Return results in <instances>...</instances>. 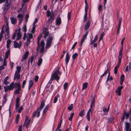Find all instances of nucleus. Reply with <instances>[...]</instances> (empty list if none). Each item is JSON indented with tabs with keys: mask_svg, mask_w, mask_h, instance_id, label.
Segmentation results:
<instances>
[{
	"mask_svg": "<svg viewBox=\"0 0 131 131\" xmlns=\"http://www.w3.org/2000/svg\"><path fill=\"white\" fill-rule=\"evenodd\" d=\"M97 35H96L94 39L91 41L90 43L92 45L94 44L95 42H96L97 39Z\"/></svg>",
	"mask_w": 131,
	"mask_h": 131,
	"instance_id": "nucleus-21",
	"label": "nucleus"
},
{
	"mask_svg": "<svg viewBox=\"0 0 131 131\" xmlns=\"http://www.w3.org/2000/svg\"><path fill=\"white\" fill-rule=\"evenodd\" d=\"M14 86L10 85V84L9 85L7 86L6 88L5 86L4 87V89H5V92H7L8 90H12L14 88Z\"/></svg>",
	"mask_w": 131,
	"mask_h": 131,
	"instance_id": "nucleus-7",
	"label": "nucleus"
},
{
	"mask_svg": "<svg viewBox=\"0 0 131 131\" xmlns=\"http://www.w3.org/2000/svg\"><path fill=\"white\" fill-rule=\"evenodd\" d=\"M107 73V71H106L104 73L102 74L101 76L100 77V78L101 79V78H102V77L105 75Z\"/></svg>",
	"mask_w": 131,
	"mask_h": 131,
	"instance_id": "nucleus-59",
	"label": "nucleus"
},
{
	"mask_svg": "<svg viewBox=\"0 0 131 131\" xmlns=\"http://www.w3.org/2000/svg\"><path fill=\"white\" fill-rule=\"evenodd\" d=\"M22 124L18 128V131H22Z\"/></svg>",
	"mask_w": 131,
	"mask_h": 131,
	"instance_id": "nucleus-64",
	"label": "nucleus"
},
{
	"mask_svg": "<svg viewBox=\"0 0 131 131\" xmlns=\"http://www.w3.org/2000/svg\"><path fill=\"white\" fill-rule=\"evenodd\" d=\"M47 30V28L46 27H45L43 30L42 33V34L46 33L47 32H46Z\"/></svg>",
	"mask_w": 131,
	"mask_h": 131,
	"instance_id": "nucleus-53",
	"label": "nucleus"
},
{
	"mask_svg": "<svg viewBox=\"0 0 131 131\" xmlns=\"http://www.w3.org/2000/svg\"><path fill=\"white\" fill-rule=\"evenodd\" d=\"M20 78V75L19 73L17 72V71H15L14 74V79L15 80L16 79L17 80H19Z\"/></svg>",
	"mask_w": 131,
	"mask_h": 131,
	"instance_id": "nucleus-10",
	"label": "nucleus"
},
{
	"mask_svg": "<svg viewBox=\"0 0 131 131\" xmlns=\"http://www.w3.org/2000/svg\"><path fill=\"white\" fill-rule=\"evenodd\" d=\"M29 53L28 51H27L25 52L24 55L22 57L21 60L22 61H23L25 59L27 58Z\"/></svg>",
	"mask_w": 131,
	"mask_h": 131,
	"instance_id": "nucleus-11",
	"label": "nucleus"
},
{
	"mask_svg": "<svg viewBox=\"0 0 131 131\" xmlns=\"http://www.w3.org/2000/svg\"><path fill=\"white\" fill-rule=\"evenodd\" d=\"M113 119L114 118L113 117L109 118L108 120V121L107 122V123L108 124L111 123L113 120Z\"/></svg>",
	"mask_w": 131,
	"mask_h": 131,
	"instance_id": "nucleus-41",
	"label": "nucleus"
},
{
	"mask_svg": "<svg viewBox=\"0 0 131 131\" xmlns=\"http://www.w3.org/2000/svg\"><path fill=\"white\" fill-rule=\"evenodd\" d=\"M91 24V21L90 20H89L86 23L84 27L85 30H88Z\"/></svg>",
	"mask_w": 131,
	"mask_h": 131,
	"instance_id": "nucleus-13",
	"label": "nucleus"
},
{
	"mask_svg": "<svg viewBox=\"0 0 131 131\" xmlns=\"http://www.w3.org/2000/svg\"><path fill=\"white\" fill-rule=\"evenodd\" d=\"M85 110H83L82 111H81L79 113V115L81 117H82L83 116L85 115Z\"/></svg>",
	"mask_w": 131,
	"mask_h": 131,
	"instance_id": "nucleus-23",
	"label": "nucleus"
},
{
	"mask_svg": "<svg viewBox=\"0 0 131 131\" xmlns=\"http://www.w3.org/2000/svg\"><path fill=\"white\" fill-rule=\"evenodd\" d=\"M85 9H88V4L86 0H85Z\"/></svg>",
	"mask_w": 131,
	"mask_h": 131,
	"instance_id": "nucleus-54",
	"label": "nucleus"
},
{
	"mask_svg": "<svg viewBox=\"0 0 131 131\" xmlns=\"http://www.w3.org/2000/svg\"><path fill=\"white\" fill-rule=\"evenodd\" d=\"M73 106V104H71L70 105H69L68 108V110H69L70 111H71L72 109Z\"/></svg>",
	"mask_w": 131,
	"mask_h": 131,
	"instance_id": "nucleus-40",
	"label": "nucleus"
},
{
	"mask_svg": "<svg viewBox=\"0 0 131 131\" xmlns=\"http://www.w3.org/2000/svg\"><path fill=\"white\" fill-rule=\"evenodd\" d=\"M19 118V114H18L17 115L16 117V123L17 124L18 123V121Z\"/></svg>",
	"mask_w": 131,
	"mask_h": 131,
	"instance_id": "nucleus-32",
	"label": "nucleus"
},
{
	"mask_svg": "<svg viewBox=\"0 0 131 131\" xmlns=\"http://www.w3.org/2000/svg\"><path fill=\"white\" fill-rule=\"evenodd\" d=\"M39 79V77L38 75H36L35 78V80L36 82H37L38 79Z\"/></svg>",
	"mask_w": 131,
	"mask_h": 131,
	"instance_id": "nucleus-63",
	"label": "nucleus"
},
{
	"mask_svg": "<svg viewBox=\"0 0 131 131\" xmlns=\"http://www.w3.org/2000/svg\"><path fill=\"white\" fill-rule=\"evenodd\" d=\"M40 46L41 47H44L45 45L44 41L43 40H42L40 42Z\"/></svg>",
	"mask_w": 131,
	"mask_h": 131,
	"instance_id": "nucleus-31",
	"label": "nucleus"
},
{
	"mask_svg": "<svg viewBox=\"0 0 131 131\" xmlns=\"http://www.w3.org/2000/svg\"><path fill=\"white\" fill-rule=\"evenodd\" d=\"M29 17V15L28 14L26 15L25 16V20L26 22H27L28 21V19Z\"/></svg>",
	"mask_w": 131,
	"mask_h": 131,
	"instance_id": "nucleus-55",
	"label": "nucleus"
},
{
	"mask_svg": "<svg viewBox=\"0 0 131 131\" xmlns=\"http://www.w3.org/2000/svg\"><path fill=\"white\" fill-rule=\"evenodd\" d=\"M95 101V96H94L93 98L92 99L91 101V104L94 105Z\"/></svg>",
	"mask_w": 131,
	"mask_h": 131,
	"instance_id": "nucleus-39",
	"label": "nucleus"
},
{
	"mask_svg": "<svg viewBox=\"0 0 131 131\" xmlns=\"http://www.w3.org/2000/svg\"><path fill=\"white\" fill-rule=\"evenodd\" d=\"M107 73V71H106L104 73L102 74L101 76L100 77V78L101 79V78H102V77L105 75Z\"/></svg>",
	"mask_w": 131,
	"mask_h": 131,
	"instance_id": "nucleus-60",
	"label": "nucleus"
},
{
	"mask_svg": "<svg viewBox=\"0 0 131 131\" xmlns=\"http://www.w3.org/2000/svg\"><path fill=\"white\" fill-rule=\"evenodd\" d=\"M13 42L14 43V46L15 48H16L18 47H19V44L16 41H14Z\"/></svg>",
	"mask_w": 131,
	"mask_h": 131,
	"instance_id": "nucleus-26",
	"label": "nucleus"
},
{
	"mask_svg": "<svg viewBox=\"0 0 131 131\" xmlns=\"http://www.w3.org/2000/svg\"><path fill=\"white\" fill-rule=\"evenodd\" d=\"M53 39V36H49L47 38L46 46V49H48L49 48L51 44Z\"/></svg>",
	"mask_w": 131,
	"mask_h": 131,
	"instance_id": "nucleus-5",
	"label": "nucleus"
},
{
	"mask_svg": "<svg viewBox=\"0 0 131 131\" xmlns=\"http://www.w3.org/2000/svg\"><path fill=\"white\" fill-rule=\"evenodd\" d=\"M5 37L6 39L8 38L9 37V29L7 28L6 29L5 32Z\"/></svg>",
	"mask_w": 131,
	"mask_h": 131,
	"instance_id": "nucleus-14",
	"label": "nucleus"
},
{
	"mask_svg": "<svg viewBox=\"0 0 131 131\" xmlns=\"http://www.w3.org/2000/svg\"><path fill=\"white\" fill-rule=\"evenodd\" d=\"M129 115H130L129 112L128 113H127L125 115H123L121 119V121L122 122L124 121V119L125 117H126L125 118V119H128L129 117Z\"/></svg>",
	"mask_w": 131,
	"mask_h": 131,
	"instance_id": "nucleus-8",
	"label": "nucleus"
},
{
	"mask_svg": "<svg viewBox=\"0 0 131 131\" xmlns=\"http://www.w3.org/2000/svg\"><path fill=\"white\" fill-rule=\"evenodd\" d=\"M17 37L16 39V40L18 41L20 39L21 37V34H19V33H17Z\"/></svg>",
	"mask_w": 131,
	"mask_h": 131,
	"instance_id": "nucleus-24",
	"label": "nucleus"
},
{
	"mask_svg": "<svg viewBox=\"0 0 131 131\" xmlns=\"http://www.w3.org/2000/svg\"><path fill=\"white\" fill-rule=\"evenodd\" d=\"M71 12H70L68 13V20H69L71 17Z\"/></svg>",
	"mask_w": 131,
	"mask_h": 131,
	"instance_id": "nucleus-46",
	"label": "nucleus"
},
{
	"mask_svg": "<svg viewBox=\"0 0 131 131\" xmlns=\"http://www.w3.org/2000/svg\"><path fill=\"white\" fill-rule=\"evenodd\" d=\"M10 53V50H8L5 53V57L4 58H5L6 59H7L8 57V56L9 55V54Z\"/></svg>",
	"mask_w": 131,
	"mask_h": 131,
	"instance_id": "nucleus-22",
	"label": "nucleus"
},
{
	"mask_svg": "<svg viewBox=\"0 0 131 131\" xmlns=\"http://www.w3.org/2000/svg\"><path fill=\"white\" fill-rule=\"evenodd\" d=\"M102 7V6L101 5H100L98 6V9L99 10L100 12L101 11Z\"/></svg>",
	"mask_w": 131,
	"mask_h": 131,
	"instance_id": "nucleus-51",
	"label": "nucleus"
},
{
	"mask_svg": "<svg viewBox=\"0 0 131 131\" xmlns=\"http://www.w3.org/2000/svg\"><path fill=\"white\" fill-rule=\"evenodd\" d=\"M85 14L84 17L83 22H85L87 20L88 9H85Z\"/></svg>",
	"mask_w": 131,
	"mask_h": 131,
	"instance_id": "nucleus-18",
	"label": "nucleus"
},
{
	"mask_svg": "<svg viewBox=\"0 0 131 131\" xmlns=\"http://www.w3.org/2000/svg\"><path fill=\"white\" fill-rule=\"evenodd\" d=\"M130 124L129 123L125 122V127L124 128L125 131H128V129L130 128Z\"/></svg>",
	"mask_w": 131,
	"mask_h": 131,
	"instance_id": "nucleus-16",
	"label": "nucleus"
},
{
	"mask_svg": "<svg viewBox=\"0 0 131 131\" xmlns=\"http://www.w3.org/2000/svg\"><path fill=\"white\" fill-rule=\"evenodd\" d=\"M125 76L124 74H122L121 75L120 78V80L124 81Z\"/></svg>",
	"mask_w": 131,
	"mask_h": 131,
	"instance_id": "nucleus-45",
	"label": "nucleus"
},
{
	"mask_svg": "<svg viewBox=\"0 0 131 131\" xmlns=\"http://www.w3.org/2000/svg\"><path fill=\"white\" fill-rule=\"evenodd\" d=\"M10 20L11 23L13 25H15L17 23V20L16 18H15L14 17H11Z\"/></svg>",
	"mask_w": 131,
	"mask_h": 131,
	"instance_id": "nucleus-15",
	"label": "nucleus"
},
{
	"mask_svg": "<svg viewBox=\"0 0 131 131\" xmlns=\"http://www.w3.org/2000/svg\"><path fill=\"white\" fill-rule=\"evenodd\" d=\"M21 90V88H18L17 89L15 90L14 93L16 94H20V91Z\"/></svg>",
	"mask_w": 131,
	"mask_h": 131,
	"instance_id": "nucleus-28",
	"label": "nucleus"
},
{
	"mask_svg": "<svg viewBox=\"0 0 131 131\" xmlns=\"http://www.w3.org/2000/svg\"><path fill=\"white\" fill-rule=\"evenodd\" d=\"M46 15L48 17L50 16V17L48 18V21L47 23L49 24L51 23L54 20V13L52 12H50L49 10H48L47 11Z\"/></svg>",
	"mask_w": 131,
	"mask_h": 131,
	"instance_id": "nucleus-2",
	"label": "nucleus"
},
{
	"mask_svg": "<svg viewBox=\"0 0 131 131\" xmlns=\"http://www.w3.org/2000/svg\"><path fill=\"white\" fill-rule=\"evenodd\" d=\"M62 119H61L60 120V122L59 123V124L58 125L57 127V130H58V129H59L60 128V127H61V124L62 123Z\"/></svg>",
	"mask_w": 131,
	"mask_h": 131,
	"instance_id": "nucleus-29",
	"label": "nucleus"
},
{
	"mask_svg": "<svg viewBox=\"0 0 131 131\" xmlns=\"http://www.w3.org/2000/svg\"><path fill=\"white\" fill-rule=\"evenodd\" d=\"M6 59L5 58H4V62L3 65L4 66H5L6 65Z\"/></svg>",
	"mask_w": 131,
	"mask_h": 131,
	"instance_id": "nucleus-61",
	"label": "nucleus"
},
{
	"mask_svg": "<svg viewBox=\"0 0 131 131\" xmlns=\"http://www.w3.org/2000/svg\"><path fill=\"white\" fill-rule=\"evenodd\" d=\"M107 73V71H106L104 73L102 74L101 76L100 77V78L101 79V78H102V77L105 75Z\"/></svg>",
	"mask_w": 131,
	"mask_h": 131,
	"instance_id": "nucleus-56",
	"label": "nucleus"
},
{
	"mask_svg": "<svg viewBox=\"0 0 131 131\" xmlns=\"http://www.w3.org/2000/svg\"><path fill=\"white\" fill-rule=\"evenodd\" d=\"M89 31H87L86 33L85 34V35L83 36V38H85V39H86V37L87 36V35L88 34Z\"/></svg>",
	"mask_w": 131,
	"mask_h": 131,
	"instance_id": "nucleus-62",
	"label": "nucleus"
},
{
	"mask_svg": "<svg viewBox=\"0 0 131 131\" xmlns=\"http://www.w3.org/2000/svg\"><path fill=\"white\" fill-rule=\"evenodd\" d=\"M78 56V54L77 53H75L73 55L72 58L73 60H75Z\"/></svg>",
	"mask_w": 131,
	"mask_h": 131,
	"instance_id": "nucleus-36",
	"label": "nucleus"
},
{
	"mask_svg": "<svg viewBox=\"0 0 131 131\" xmlns=\"http://www.w3.org/2000/svg\"><path fill=\"white\" fill-rule=\"evenodd\" d=\"M49 106L48 105H47L46 106L43 111V114H44L48 110Z\"/></svg>",
	"mask_w": 131,
	"mask_h": 131,
	"instance_id": "nucleus-25",
	"label": "nucleus"
},
{
	"mask_svg": "<svg viewBox=\"0 0 131 131\" xmlns=\"http://www.w3.org/2000/svg\"><path fill=\"white\" fill-rule=\"evenodd\" d=\"M123 88V86H121L120 87L118 86L117 89L116 90L115 92L117 94V95L120 96L121 95V91Z\"/></svg>",
	"mask_w": 131,
	"mask_h": 131,
	"instance_id": "nucleus-6",
	"label": "nucleus"
},
{
	"mask_svg": "<svg viewBox=\"0 0 131 131\" xmlns=\"http://www.w3.org/2000/svg\"><path fill=\"white\" fill-rule=\"evenodd\" d=\"M74 115V113H72L71 114L69 118V119L70 121H72V119Z\"/></svg>",
	"mask_w": 131,
	"mask_h": 131,
	"instance_id": "nucleus-34",
	"label": "nucleus"
},
{
	"mask_svg": "<svg viewBox=\"0 0 131 131\" xmlns=\"http://www.w3.org/2000/svg\"><path fill=\"white\" fill-rule=\"evenodd\" d=\"M45 105V102L44 101H42L41 104L40 105L39 107L37 109V111L34 112L31 117L32 119H33L34 117L36 116L37 113V117H38L40 115V111L43 107Z\"/></svg>",
	"mask_w": 131,
	"mask_h": 131,
	"instance_id": "nucleus-1",
	"label": "nucleus"
},
{
	"mask_svg": "<svg viewBox=\"0 0 131 131\" xmlns=\"http://www.w3.org/2000/svg\"><path fill=\"white\" fill-rule=\"evenodd\" d=\"M70 57L69 53H67L66 55V57L65 59V61L66 64H67L68 63L69 61V60Z\"/></svg>",
	"mask_w": 131,
	"mask_h": 131,
	"instance_id": "nucleus-17",
	"label": "nucleus"
},
{
	"mask_svg": "<svg viewBox=\"0 0 131 131\" xmlns=\"http://www.w3.org/2000/svg\"><path fill=\"white\" fill-rule=\"evenodd\" d=\"M68 83L67 82H65L63 85V89L64 90H66L67 88Z\"/></svg>",
	"mask_w": 131,
	"mask_h": 131,
	"instance_id": "nucleus-38",
	"label": "nucleus"
},
{
	"mask_svg": "<svg viewBox=\"0 0 131 131\" xmlns=\"http://www.w3.org/2000/svg\"><path fill=\"white\" fill-rule=\"evenodd\" d=\"M14 88L16 89L17 88H21V86L20 84L19 81L18 83L16 82L15 83L14 85Z\"/></svg>",
	"mask_w": 131,
	"mask_h": 131,
	"instance_id": "nucleus-19",
	"label": "nucleus"
},
{
	"mask_svg": "<svg viewBox=\"0 0 131 131\" xmlns=\"http://www.w3.org/2000/svg\"><path fill=\"white\" fill-rule=\"evenodd\" d=\"M88 86V83L87 82L84 83L83 84V87L82 90H83L87 88Z\"/></svg>",
	"mask_w": 131,
	"mask_h": 131,
	"instance_id": "nucleus-30",
	"label": "nucleus"
},
{
	"mask_svg": "<svg viewBox=\"0 0 131 131\" xmlns=\"http://www.w3.org/2000/svg\"><path fill=\"white\" fill-rule=\"evenodd\" d=\"M49 31H48L46 33L43 34H44V38L45 39L48 36L49 34Z\"/></svg>",
	"mask_w": 131,
	"mask_h": 131,
	"instance_id": "nucleus-44",
	"label": "nucleus"
},
{
	"mask_svg": "<svg viewBox=\"0 0 131 131\" xmlns=\"http://www.w3.org/2000/svg\"><path fill=\"white\" fill-rule=\"evenodd\" d=\"M122 54H120V53H119L118 56V61L121 62V59L122 57Z\"/></svg>",
	"mask_w": 131,
	"mask_h": 131,
	"instance_id": "nucleus-42",
	"label": "nucleus"
},
{
	"mask_svg": "<svg viewBox=\"0 0 131 131\" xmlns=\"http://www.w3.org/2000/svg\"><path fill=\"white\" fill-rule=\"evenodd\" d=\"M103 111L105 113H107L109 111L108 110L107 108H106L104 107L103 108Z\"/></svg>",
	"mask_w": 131,
	"mask_h": 131,
	"instance_id": "nucleus-43",
	"label": "nucleus"
},
{
	"mask_svg": "<svg viewBox=\"0 0 131 131\" xmlns=\"http://www.w3.org/2000/svg\"><path fill=\"white\" fill-rule=\"evenodd\" d=\"M23 29L24 31L26 32L27 31V28H26V24H25L23 26Z\"/></svg>",
	"mask_w": 131,
	"mask_h": 131,
	"instance_id": "nucleus-49",
	"label": "nucleus"
},
{
	"mask_svg": "<svg viewBox=\"0 0 131 131\" xmlns=\"http://www.w3.org/2000/svg\"><path fill=\"white\" fill-rule=\"evenodd\" d=\"M19 97H18L16 98V106H15V109L16 110H17L19 106Z\"/></svg>",
	"mask_w": 131,
	"mask_h": 131,
	"instance_id": "nucleus-12",
	"label": "nucleus"
},
{
	"mask_svg": "<svg viewBox=\"0 0 131 131\" xmlns=\"http://www.w3.org/2000/svg\"><path fill=\"white\" fill-rule=\"evenodd\" d=\"M26 80H25L23 81V83H22V87L23 88H24V86L25 84H26Z\"/></svg>",
	"mask_w": 131,
	"mask_h": 131,
	"instance_id": "nucleus-52",
	"label": "nucleus"
},
{
	"mask_svg": "<svg viewBox=\"0 0 131 131\" xmlns=\"http://www.w3.org/2000/svg\"><path fill=\"white\" fill-rule=\"evenodd\" d=\"M34 57L33 56H32L30 58H29V61L31 63H32L33 60L34 58Z\"/></svg>",
	"mask_w": 131,
	"mask_h": 131,
	"instance_id": "nucleus-47",
	"label": "nucleus"
},
{
	"mask_svg": "<svg viewBox=\"0 0 131 131\" xmlns=\"http://www.w3.org/2000/svg\"><path fill=\"white\" fill-rule=\"evenodd\" d=\"M33 84V82L32 80H30L29 82V85L28 87V90L29 91L31 88Z\"/></svg>",
	"mask_w": 131,
	"mask_h": 131,
	"instance_id": "nucleus-20",
	"label": "nucleus"
},
{
	"mask_svg": "<svg viewBox=\"0 0 131 131\" xmlns=\"http://www.w3.org/2000/svg\"><path fill=\"white\" fill-rule=\"evenodd\" d=\"M16 69L17 70L16 71H17V72L18 73H19L21 69V66L17 67H16Z\"/></svg>",
	"mask_w": 131,
	"mask_h": 131,
	"instance_id": "nucleus-33",
	"label": "nucleus"
},
{
	"mask_svg": "<svg viewBox=\"0 0 131 131\" xmlns=\"http://www.w3.org/2000/svg\"><path fill=\"white\" fill-rule=\"evenodd\" d=\"M107 73V71H106L104 73L102 74L101 76L100 77V78L101 79V78H102V77L105 75Z\"/></svg>",
	"mask_w": 131,
	"mask_h": 131,
	"instance_id": "nucleus-57",
	"label": "nucleus"
},
{
	"mask_svg": "<svg viewBox=\"0 0 131 131\" xmlns=\"http://www.w3.org/2000/svg\"><path fill=\"white\" fill-rule=\"evenodd\" d=\"M23 106H21L19 108L17 111L18 113H20L21 112V111L23 110Z\"/></svg>",
	"mask_w": 131,
	"mask_h": 131,
	"instance_id": "nucleus-37",
	"label": "nucleus"
},
{
	"mask_svg": "<svg viewBox=\"0 0 131 131\" xmlns=\"http://www.w3.org/2000/svg\"><path fill=\"white\" fill-rule=\"evenodd\" d=\"M61 73L60 72L59 69H58L56 70L53 74L51 75L50 80L52 81L54 79H55L58 82L60 78L58 75H61Z\"/></svg>",
	"mask_w": 131,
	"mask_h": 131,
	"instance_id": "nucleus-3",
	"label": "nucleus"
},
{
	"mask_svg": "<svg viewBox=\"0 0 131 131\" xmlns=\"http://www.w3.org/2000/svg\"><path fill=\"white\" fill-rule=\"evenodd\" d=\"M42 58H39L38 60V62L37 63V65L38 66H39L41 65V63H42Z\"/></svg>",
	"mask_w": 131,
	"mask_h": 131,
	"instance_id": "nucleus-27",
	"label": "nucleus"
},
{
	"mask_svg": "<svg viewBox=\"0 0 131 131\" xmlns=\"http://www.w3.org/2000/svg\"><path fill=\"white\" fill-rule=\"evenodd\" d=\"M11 3V1L10 0H7L5 2L3 7V12L5 13L10 8Z\"/></svg>",
	"mask_w": 131,
	"mask_h": 131,
	"instance_id": "nucleus-4",
	"label": "nucleus"
},
{
	"mask_svg": "<svg viewBox=\"0 0 131 131\" xmlns=\"http://www.w3.org/2000/svg\"><path fill=\"white\" fill-rule=\"evenodd\" d=\"M23 17V15L21 14H19L17 16V17L20 19H23L22 18Z\"/></svg>",
	"mask_w": 131,
	"mask_h": 131,
	"instance_id": "nucleus-48",
	"label": "nucleus"
},
{
	"mask_svg": "<svg viewBox=\"0 0 131 131\" xmlns=\"http://www.w3.org/2000/svg\"><path fill=\"white\" fill-rule=\"evenodd\" d=\"M4 25L1 28V34H4Z\"/></svg>",
	"mask_w": 131,
	"mask_h": 131,
	"instance_id": "nucleus-50",
	"label": "nucleus"
},
{
	"mask_svg": "<svg viewBox=\"0 0 131 131\" xmlns=\"http://www.w3.org/2000/svg\"><path fill=\"white\" fill-rule=\"evenodd\" d=\"M35 25H34L32 27V29L31 31V33L32 34H33L34 32L35 29Z\"/></svg>",
	"mask_w": 131,
	"mask_h": 131,
	"instance_id": "nucleus-35",
	"label": "nucleus"
},
{
	"mask_svg": "<svg viewBox=\"0 0 131 131\" xmlns=\"http://www.w3.org/2000/svg\"><path fill=\"white\" fill-rule=\"evenodd\" d=\"M61 23V18L59 17V15L57 17L56 20V25H60Z\"/></svg>",
	"mask_w": 131,
	"mask_h": 131,
	"instance_id": "nucleus-9",
	"label": "nucleus"
},
{
	"mask_svg": "<svg viewBox=\"0 0 131 131\" xmlns=\"http://www.w3.org/2000/svg\"><path fill=\"white\" fill-rule=\"evenodd\" d=\"M107 73V71H106L104 73L102 74L101 76L100 77V78L101 79V78H102V77L105 75Z\"/></svg>",
	"mask_w": 131,
	"mask_h": 131,
	"instance_id": "nucleus-58",
	"label": "nucleus"
}]
</instances>
